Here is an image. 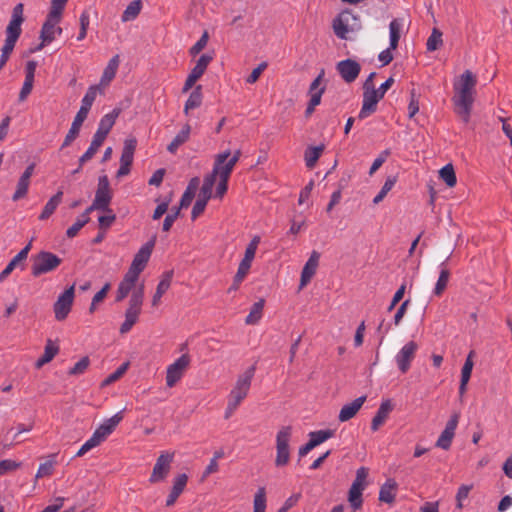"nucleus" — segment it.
<instances>
[{
    "mask_svg": "<svg viewBox=\"0 0 512 512\" xmlns=\"http://www.w3.org/2000/svg\"><path fill=\"white\" fill-rule=\"evenodd\" d=\"M202 86L197 85L191 92L184 106V113L188 114V111L201 106L202 104Z\"/></svg>",
    "mask_w": 512,
    "mask_h": 512,
    "instance_id": "32",
    "label": "nucleus"
},
{
    "mask_svg": "<svg viewBox=\"0 0 512 512\" xmlns=\"http://www.w3.org/2000/svg\"><path fill=\"white\" fill-rule=\"evenodd\" d=\"M396 181H397L396 176H389V177H387V179L385 180L381 190L374 197L373 203L374 204H379L385 198V196L388 194V192L391 191V189L394 187Z\"/></svg>",
    "mask_w": 512,
    "mask_h": 512,
    "instance_id": "47",
    "label": "nucleus"
},
{
    "mask_svg": "<svg viewBox=\"0 0 512 512\" xmlns=\"http://www.w3.org/2000/svg\"><path fill=\"white\" fill-rule=\"evenodd\" d=\"M324 145L309 146L304 153L306 166L312 169L324 151Z\"/></svg>",
    "mask_w": 512,
    "mask_h": 512,
    "instance_id": "31",
    "label": "nucleus"
},
{
    "mask_svg": "<svg viewBox=\"0 0 512 512\" xmlns=\"http://www.w3.org/2000/svg\"><path fill=\"white\" fill-rule=\"evenodd\" d=\"M23 11L24 5L22 3H18L12 10V16L5 31V43L1 49L2 53L0 56V70L6 65L11 53L13 52L16 42L22 33L21 25L25 20Z\"/></svg>",
    "mask_w": 512,
    "mask_h": 512,
    "instance_id": "2",
    "label": "nucleus"
},
{
    "mask_svg": "<svg viewBox=\"0 0 512 512\" xmlns=\"http://www.w3.org/2000/svg\"><path fill=\"white\" fill-rule=\"evenodd\" d=\"M209 34L204 31L200 39L190 48L189 53L191 56L198 55L207 45Z\"/></svg>",
    "mask_w": 512,
    "mask_h": 512,
    "instance_id": "58",
    "label": "nucleus"
},
{
    "mask_svg": "<svg viewBox=\"0 0 512 512\" xmlns=\"http://www.w3.org/2000/svg\"><path fill=\"white\" fill-rule=\"evenodd\" d=\"M472 354H473V351H471L469 353V355L467 356L466 360H465V363L462 367V370H461V380H464V381H469L470 380V377H471V374H472V369H473V361H472Z\"/></svg>",
    "mask_w": 512,
    "mask_h": 512,
    "instance_id": "60",
    "label": "nucleus"
},
{
    "mask_svg": "<svg viewBox=\"0 0 512 512\" xmlns=\"http://www.w3.org/2000/svg\"><path fill=\"white\" fill-rule=\"evenodd\" d=\"M336 70L346 83H352L358 78L361 66L356 60L348 58L338 62Z\"/></svg>",
    "mask_w": 512,
    "mask_h": 512,
    "instance_id": "12",
    "label": "nucleus"
},
{
    "mask_svg": "<svg viewBox=\"0 0 512 512\" xmlns=\"http://www.w3.org/2000/svg\"><path fill=\"white\" fill-rule=\"evenodd\" d=\"M108 436H106L99 427L94 431L90 439H88L76 453V457H82L92 448L100 445Z\"/></svg>",
    "mask_w": 512,
    "mask_h": 512,
    "instance_id": "25",
    "label": "nucleus"
},
{
    "mask_svg": "<svg viewBox=\"0 0 512 512\" xmlns=\"http://www.w3.org/2000/svg\"><path fill=\"white\" fill-rule=\"evenodd\" d=\"M332 28L339 39L346 40L349 32L359 31L362 25L359 16L347 8L333 19Z\"/></svg>",
    "mask_w": 512,
    "mask_h": 512,
    "instance_id": "3",
    "label": "nucleus"
},
{
    "mask_svg": "<svg viewBox=\"0 0 512 512\" xmlns=\"http://www.w3.org/2000/svg\"><path fill=\"white\" fill-rule=\"evenodd\" d=\"M451 256V253L446 258V260L441 264V271L439 274V278L436 282L435 288H434V295L441 296L443 292L445 291L449 278H450V271L445 267L446 262L449 260Z\"/></svg>",
    "mask_w": 512,
    "mask_h": 512,
    "instance_id": "28",
    "label": "nucleus"
},
{
    "mask_svg": "<svg viewBox=\"0 0 512 512\" xmlns=\"http://www.w3.org/2000/svg\"><path fill=\"white\" fill-rule=\"evenodd\" d=\"M442 44V32L439 29L434 28L427 40L426 48L428 51H436L442 46Z\"/></svg>",
    "mask_w": 512,
    "mask_h": 512,
    "instance_id": "46",
    "label": "nucleus"
},
{
    "mask_svg": "<svg viewBox=\"0 0 512 512\" xmlns=\"http://www.w3.org/2000/svg\"><path fill=\"white\" fill-rule=\"evenodd\" d=\"M90 365V359L88 356L82 357L72 368L69 369L68 375L78 376L83 374Z\"/></svg>",
    "mask_w": 512,
    "mask_h": 512,
    "instance_id": "53",
    "label": "nucleus"
},
{
    "mask_svg": "<svg viewBox=\"0 0 512 512\" xmlns=\"http://www.w3.org/2000/svg\"><path fill=\"white\" fill-rule=\"evenodd\" d=\"M390 30V49H396L401 37V23L398 19H393L389 24Z\"/></svg>",
    "mask_w": 512,
    "mask_h": 512,
    "instance_id": "45",
    "label": "nucleus"
},
{
    "mask_svg": "<svg viewBox=\"0 0 512 512\" xmlns=\"http://www.w3.org/2000/svg\"><path fill=\"white\" fill-rule=\"evenodd\" d=\"M67 1L68 0H51V7L48 12L51 14V17L62 18V14L65 9Z\"/></svg>",
    "mask_w": 512,
    "mask_h": 512,
    "instance_id": "56",
    "label": "nucleus"
},
{
    "mask_svg": "<svg viewBox=\"0 0 512 512\" xmlns=\"http://www.w3.org/2000/svg\"><path fill=\"white\" fill-rule=\"evenodd\" d=\"M21 466L20 462L14 460L5 459L0 461V476L8 472L14 471Z\"/></svg>",
    "mask_w": 512,
    "mask_h": 512,
    "instance_id": "61",
    "label": "nucleus"
},
{
    "mask_svg": "<svg viewBox=\"0 0 512 512\" xmlns=\"http://www.w3.org/2000/svg\"><path fill=\"white\" fill-rule=\"evenodd\" d=\"M174 453L162 452L153 467V471L150 475L149 482L154 484L165 480L168 476L171 464L173 462Z\"/></svg>",
    "mask_w": 512,
    "mask_h": 512,
    "instance_id": "9",
    "label": "nucleus"
},
{
    "mask_svg": "<svg viewBox=\"0 0 512 512\" xmlns=\"http://www.w3.org/2000/svg\"><path fill=\"white\" fill-rule=\"evenodd\" d=\"M253 259L254 257L250 256V253L244 254V258L239 264L238 270L233 278V283L228 289V293L237 291L239 289L240 284L249 272Z\"/></svg>",
    "mask_w": 512,
    "mask_h": 512,
    "instance_id": "20",
    "label": "nucleus"
},
{
    "mask_svg": "<svg viewBox=\"0 0 512 512\" xmlns=\"http://www.w3.org/2000/svg\"><path fill=\"white\" fill-rule=\"evenodd\" d=\"M365 488L359 487L358 484H352L348 492V501L354 510L362 507L363 499L362 492Z\"/></svg>",
    "mask_w": 512,
    "mask_h": 512,
    "instance_id": "35",
    "label": "nucleus"
},
{
    "mask_svg": "<svg viewBox=\"0 0 512 512\" xmlns=\"http://www.w3.org/2000/svg\"><path fill=\"white\" fill-rule=\"evenodd\" d=\"M394 405L391 399L383 400L372 418L371 430L376 432L387 420L389 414L393 411Z\"/></svg>",
    "mask_w": 512,
    "mask_h": 512,
    "instance_id": "17",
    "label": "nucleus"
},
{
    "mask_svg": "<svg viewBox=\"0 0 512 512\" xmlns=\"http://www.w3.org/2000/svg\"><path fill=\"white\" fill-rule=\"evenodd\" d=\"M144 297V286L141 285L137 290H135L129 300V308L137 309L141 311L142 303Z\"/></svg>",
    "mask_w": 512,
    "mask_h": 512,
    "instance_id": "54",
    "label": "nucleus"
},
{
    "mask_svg": "<svg viewBox=\"0 0 512 512\" xmlns=\"http://www.w3.org/2000/svg\"><path fill=\"white\" fill-rule=\"evenodd\" d=\"M419 111V100L416 90L413 88L410 90V102L408 105V116L412 118Z\"/></svg>",
    "mask_w": 512,
    "mask_h": 512,
    "instance_id": "59",
    "label": "nucleus"
},
{
    "mask_svg": "<svg viewBox=\"0 0 512 512\" xmlns=\"http://www.w3.org/2000/svg\"><path fill=\"white\" fill-rule=\"evenodd\" d=\"M103 140L99 137L93 136V139L90 143V146L86 150V152L79 158L80 166H83L87 161L91 160L94 155L97 153L98 149L103 144Z\"/></svg>",
    "mask_w": 512,
    "mask_h": 512,
    "instance_id": "38",
    "label": "nucleus"
},
{
    "mask_svg": "<svg viewBox=\"0 0 512 512\" xmlns=\"http://www.w3.org/2000/svg\"><path fill=\"white\" fill-rule=\"evenodd\" d=\"M320 253L313 250L310 254L309 259L305 263L300 278V288L306 286L315 275L317 267L319 265Z\"/></svg>",
    "mask_w": 512,
    "mask_h": 512,
    "instance_id": "16",
    "label": "nucleus"
},
{
    "mask_svg": "<svg viewBox=\"0 0 512 512\" xmlns=\"http://www.w3.org/2000/svg\"><path fill=\"white\" fill-rule=\"evenodd\" d=\"M476 84V76L470 70H465L459 82L454 83L455 95L452 98L454 111L464 123L470 120Z\"/></svg>",
    "mask_w": 512,
    "mask_h": 512,
    "instance_id": "1",
    "label": "nucleus"
},
{
    "mask_svg": "<svg viewBox=\"0 0 512 512\" xmlns=\"http://www.w3.org/2000/svg\"><path fill=\"white\" fill-rule=\"evenodd\" d=\"M25 261L22 259V254H17L4 268V270L0 273V282H3L17 267L18 264Z\"/></svg>",
    "mask_w": 512,
    "mask_h": 512,
    "instance_id": "55",
    "label": "nucleus"
},
{
    "mask_svg": "<svg viewBox=\"0 0 512 512\" xmlns=\"http://www.w3.org/2000/svg\"><path fill=\"white\" fill-rule=\"evenodd\" d=\"M88 114L84 113V111H78L71 127L66 134L64 141L61 145V149H64L72 144V142L79 136L80 129L83 125V122L86 120Z\"/></svg>",
    "mask_w": 512,
    "mask_h": 512,
    "instance_id": "19",
    "label": "nucleus"
},
{
    "mask_svg": "<svg viewBox=\"0 0 512 512\" xmlns=\"http://www.w3.org/2000/svg\"><path fill=\"white\" fill-rule=\"evenodd\" d=\"M292 435V427H282L276 435V467H283L288 464L290 460L289 441Z\"/></svg>",
    "mask_w": 512,
    "mask_h": 512,
    "instance_id": "6",
    "label": "nucleus"
},
{
    "mask_svg": "<svg viewBox=\"0 0 512 512\" xmlns=\"http://www.w3.org/2000/svg\"><path fill=\"white\" fill-rule=\"evenodd\" d=\"M141 311L133 308H127L125 312V320L120 326V333H128L132 327L137 323Z\"/></svg>",
    "mask_w": 512,
    "mask_h": 512,
    "instance_id": "30",
    "label": "nucleus"
},
{
    "mask_svg": "<svg viewBox=\"0 0 512 512\" xmlns=\"http://www.w3.org/2000/svg\"><path fill=\"white\" fill-rule=\"evenodd\" d=\"M418 350V344L415 341L407 342L395 357L398 369L403 373H407L411 367V363L415 358Z\"/></svg>",
    "mask_w": 512,
    "mask_h": 512,
    "instance_id": "11",
    "label": "nucleus"
},
{
    "mask_svg": "<svg viewBox=\"0 0 512 512\" xmlns=\"http://www.w3.org/2000/svg\"><path fill=\"white\" fill-rule=\"evenodd\" d=\"M113 197V192L110 188V182L106 174L99 176L98 185L95 193V207H100V211L112 212L109 208Z\"/></svg>",
    "mask_w": 512,
    "mask_h": 512,
    "instance_id": "7",
    "label": "nucleus"
},
{
    "mask_svg": "<svg viewBox=\"0 0 512 512\" xmlns=\"http://www.w3.org/2000/svg\"><path fill=\"white\" fill-rule=\"evenodd\" d=\"M390 155V150L386 149L382 151L379 156L374 160L372 163V166L369 170V175H373L386 161L387 157Z\"/></svg>",
    "mask_w": 512,
    "mask_h": 512,
    "instance_id": "62",
    "label": "nucleus"
},
{
    "mask_svg": "<svg viewBox=\"0 0 512 512\" xmlns=\"http://www.w3.org/2000/svg\"><path fill=\"white\" fill-rule=\"evenodd\" d=\"M128 367H129V362L123 363L113 373H111L107 378H105L102 381L101 386L106 387V386H109L112 383L118 381L126 373Z\"/></svg>",
    "mask_w": 512,
    "mask_h": 512,
    "instance_id": "48",
    "label": "nucleus"
},
{
    "mask_svg": "<svg viewBox=\"0 0 512 512\" xmlns=\"http://www.w3.org/2000/svg\"><path fill=\"white\" fill-rule=\"evenodd\" d=\"M98 89L99 87L96 85L90 86L88 88L86 94L82 99V104L79 111H84V113L89 114L91 106L93 105V102L95 101V98L97 96Z\"/></svg>",
    "mask_w": 512,
    "mask_h": 512,
    "instance_id": "39",
    "label": "nucleus"
},
{
    "mask_svg": "<svg viewBox=\"0 0 512 512\" xmlns=\"http://www.w3.org/2000/svg\"><path fill=\"white\" fill-rule=\"evenodd\" d=\"M32 261L31 274L34 277L54 271L62 263V259L56 254L44 250L33 256Z\"/></svg>",
    "mask_w": 512,
    "mask_h": 512,
    "instance_id": "4",
    "label": "nucleus"
},
{
    "mask_svg": "<svg viewBox=\"0 0 512 512\" xmlns=\"http://www.w3.org/2000/svg\"><path fill=\"white\" fill-rule=\"evenodd\" d=\"M29 185H30L29 180H27V179L25 180L24 178L20 177L18 180V183H17L16 191L14 192V194L12 196V200L18 201V200L24 198L28 193Z\"/></svg>",
    "mask_w": 512,
    "mask_h": 512,
    "instance_id": "52",
    "label": "nucleus"
},
{
    "mask_svg": "<svg viewBox=\"0 0 512 512\" xmlns=\"http://www.w3.org/2000/svg\"><path fill=\"white\" fill-rule=\"evenodd\" d=\"M155 242L156 236L146 242L135 254L130 266H132L135 270L142 272L150 259L153 248L155 246Z\"/></svg>",
    "mask_w": 512,
    "mask_h": 512,
    "instance_id": "14",
    "label": "nucleus"
},
{
    "mask_svg": "<svg viewBox=\"0 0 512 512\" xmlns=\"http://www.w3.org/2000/svg\"><path fill=\"white\" fill-rule=\"evenodd\" d=\"M208 201L209 200H206V199H203L200 197L196 200V202L194 203V206L192 208V212H191L192 220H195L198 216H200L204 212Z\"/></svg>",
    "mask_w": 512,
    "mask_h": 512,
    "instance_id": "63",
    "label": "nucleus"
},
{
    "mask_svg": "<svg viewBox=\"0 0 512 512\" xmlns=\"http://www.w3.org/2000/svg\"><path fill=\"white\" fill-rule=\"evenodd\" d=\"M53 466H54L53 460H48L44 463H41L38 468V471L36 473V478L38 479V478H42L45 476H50L53 473Z\"/></svg>",
    "mask_w": 512,
    "mask_h": 512,
    "instance_id": "64",
    "label": "nucleus"
},
{
    "mask_svg": "<svg viewBox=\"0 0 512 512\" xmlns=\"http://www.w3.org/2000/svg\"><path fill=\"white\" fill-rule=\"evenodd\" d=\"M121 113L120 108H114L110 113L104 115L98 125V129L95 132V136L105 141L112 127L114 126L116 119Z\"/></svg>",
    "mask_w": 512,
    "mask_h": 512,
    "instance_id": "15",
    "label": "nucleus"
},
{
    "mask_svg": "<svg viewBox=\"0 0 512 512\" xmlns=\"http://www.w3.org/2000/svg\"><path fill=\"white\" fill-rule=\"evenodd\" d=\"M188 481V476L185 473L178 474L173 482L172 489L166 499V506H172L184 491Z\"/></svg>",
    "mask_w": 512,
    "mask_h": 512,
    "instance_id": "22",
    "label": "nucleus"
},
{
    "mask_svg": "<svg viewBox=\"0 0 512 512\" xmlns=\"http://www.w3.org/2000/svg\"><path fill=\"white\" fill-rule=\"evenodd\" d=\"M80 30L77 36L78 41H82L87 36V30L90 25V13L88 9H85L79 17Z\"/></svg>",
    "mask_w": 512,
    "mask_h": 512,
    "instance_id": "49",
    "label": "nucleus"
},
{
    "mask_svg": "<svg viewBox=\"0 0 512 512\" xmlns=\"http://www.w3.org/2000/svg\"><path fill=\"white\" fill-rule=\"evenodd\" d=\"M123 414L122 411L116 413L111 418L104 421L103 424L99 426V429L106 435L109 436L117 427V425L122 421Z\"/></svg>",
    "mask_w": 512,
    "mask_h": 512,
    "instance_id": "42",
    "label": "nucleus"
},
{
    "mask_svg": "<svg viewBox=\"0 0 512 512\" xmlns=\"http://www.w3.org/2000/svg\"><path fill=\"white\" fill-rule=\"evenodd\" d=\"M61 19L62 18H53L51 17V14L48 13L40 31V39L48 43L54 41L55 25H57Z\"/></svg>",
    "mask_w": 512,
    "mask_h": 512,
    "instance_id": "23",
    "label": "nucleus"
},
{
    "mask_svg": "<svg viewBox=\"0 0 512 512\" xmlns=\"http://www.w3.org/2000/svg\"><path fill=\"white\" fill-rule=\"evenodd\" d=\"M255 373V366L248 368L243 374L239 375L235 386L230 391L228 400L239 406L246 398L250 390L251 381Z\"/></svg>",
    "mask_w": 512,
    "mask_h": 512,
    "instance_id": "5",
    "label": "nucleus"
},
{
    "mask_svg": "<svg viewBox=\"0 0 512 512\" xmlns=\"http://www.w3.org/2000/svg\"><path fill=\"white\" fill-rule=\"evenodd\" d=\"M63 197V192L58 191L54 196H52L48 202L45 204L43 211L39 215L40 220L48 219L56 210L58 205L61 203Z\"/></svg>",
    "mask_w": 512,
    "mask_h": 512,
    "instance_id": "29",
    "label": "nucleus"
},
{
    "mask_svg": "<svg viewBox=\"0 0 512 512\" xmlns=\"http://www.w3.org/2000/svg\"><path fill=\"white\" fill-rule=\"evenodd\" d=\"M398 484L394 479H388L380 488L379 501L392 504L396 498Z\"/></svg>",
    "mask_w": 512,
    "mask_h": 512,
    "instance_id": "24",
    "label": "nucleus"
},
{
    "mask_svg": "<svg viewBox=\"0 0 512 512\" xmlns=\"http://www.w3.org/2000/svg\"><path fill=\"white\" fill-rule=\"evenodd\" d=\"M173 275H174V271L173 270L165 271L162 274L161 280L159 281V283L157 285V288H156V292H158V294H163L164 295L167 292V290L171 286Z\"/></svg>",
    "mask_w": 512,
    "mask_h": 512,
    "instance_id": "51",
    "label": "nucleus"
},
{
    "mask_svg": "<svg viewBox=\"0 0 512 512\" xmlns=\"http://www.w3.org/2000/svg\"><path fill=\"white\" fill-rule=\"evenodd\" d=\"M230 155V150H226L215 156L212 173L216 178L219 176V179L229 181L234 169V166L226 162Z\"/></svg>",
    "mask_w": 512,
    "mask_h": 512,
    "instance_id": "13",
    "label": "nucleus"
},
{
    "mask_svg": "<svg viewBox=\"0 0 512 512\" xmlns=\"http://www.w3.org/2000/svg\"><path fill=\"white\" fill-rule=\"evenodd\" d=\"M440 178L446 183L448 187H454L457 183L454 167L451 163L445 165L439 171Z\"/></svg>",
    "mask_w": 512,
    "mask_h": 512,
    "instance_id": "43",
    "label": "nucleus"
},
{
    "mask_svg": "<svg viewBox=\"0 0 512 512\" xmlns=\"http://www.w3.org/2000/svg\"><path fill=\"white\" fill-rule=\"evenodd\" d=\"M380 100L381 98H378L376 91H364L363 104L358 118L362 120L375 113L377 110V104Z\"/></svg>",
    "mask_w": 512,
    "mask_h": 512,
    "instance_id": "18",
    "label": "nucleus"
},
{
    "mask_svg": "<svg viewBox=\"0 0 512 512\" xmlns=\"http://www.w3.org/2000/svg\"><path fill=\"white\" fill-rule=\"evenodd\" d=\"M118 66H119V56L115 55L114 57H112L109 60L108 65L104 69L102 77H101V83L111 82L116 75Z\"/></svg>",
    "mask_w": 512,
    "mask_h": 512,
    "instance_id": "37",
    "label": "nucleus"
},
{
    "mask_svg": "<svg viewBox=\"0 0 512 512\" xmlns=\"http://www.w3.org/2000/svg\"><path fill=\"white\" fill-rule=\"evenodd\" d=\"M366 398L367 397L365 395H363V396L356 398L351 403L345 404L339 412V415H338L339 421L346 422V421L352 419L358 413V411L361 409L362 405L366 401Z\"/></svg>",
    "mask_w": 512,
    "mask_h": 512,
    "instance_id": "21",
    "label": "nucleus"
},
{
    "mask_svg": "<svg viewBox=\"0 0 512 512\" xmlns=\"http://www.w3.org/2000/svg\"><path fill=\"white\" fill-rule=\"evenodd\" d=\"M212 60V55L202 54L189 74L195 77L196 79H200L202 75L205 73L208 65Z\"/></svg>",
    "mask_w": 512,
    "mask_h": 512,
    "instance_id": "34",
    "label": "nucleus"
},
{
    "mask_svg": "<svg viewBox=\"0 0 512 512\" xmlns=\"http://www.w3.org/2000/svg\"><path fill=\"white\" fill-rule=\"evenodd\" d=\"M454 435H455L454 433L443 430L436 442V447H439L444 450H448L451 446Z\"/></svg>",
    "mask_w": 512,
    "mask_h": 512,
    "instance_id": "57",
    "label": "nucleus"
},
{
    "mask_svg": "<svg viewBox=\"0 0 512 512\" xmlns=\"http://www.w3.org/2000/svg\"><path fill=\"white\" fill-rule=\"evenodd\" d=\"M142 8V2L141 0H134L132 1L124 10L122 14V21L127 22L134 20L140 13Z\"/></svg>",
    "mask_w": 512,
    "mask_h": 512,
    "instance_id": "40",
    "label": "nucleus"
},
{
    "mask_svg": "<svg viewBox=\"0 0 512 512\" xmlns=\"http://www.w3.org/2000/svg\"><path fill=\"white\" fill-rule=\"evenodd\" d=\"M335 434V431L332 429L318 430L312 431L309 433V439L312 441L315 447L322 444L326 440L332 438Z\"/></svg>",
    "mask_w": 512,
    "mask_h": 512,
    "instance_id": "44",
    "label": "nucleus"
},
{
    "mask_svg": "<svg viewBox=\"0 0 512 512\" xmlns=\"http://www.w3.org/2000/svg\"><path fill=\"white\" fill-rule=\"evenodd\" d=\"M216 177L211 172L210 174L206 175L203 181V185L200 188L199 197L210 200L212 198V190L213 186L216 182Z\"/></svg>",
    "mask_w": 512,
    "mask_h": 512,
    "instance_id": "41",
    "label": "nucleus"
},
{
    "mask_svg": "<svg viewBox=\"0 0 512 512\" xmlns=\"http://www.w3.org/2000/svg\"><path fill=\"white\" fill-rule=\"evenodd\" d=\"M191 132V126L187 123L178 134L173 138L171 143L167 146V151L171 154H175L178 148L189 140Z\"/></svg>",
    "mask_w": 512,
    "mask_h": 512,
    "instance_id": "27",
    "label": "nucleus"
},
{
    "mask_svg": "<svg viewBox=\"0 0 512 512\" xmlns=\"http://www.w3.org/2000/svg\"><path fill=\"white\" fill-rule=\"evenodd\" d=\"M136 147L137 139L135 137L127 138L124 141V146L120 157L121 164L132 166Z\"/></svg>",
    "mask_w": 512,
    "mask_h": 512,
    "instance_id": "26",
    "label": "nucleus"
},
{
    "mask_svg": "<svg viewBox=\"0 0 512 512\" xmlns=\"http://www.w3.org/2000/svg\"><path fill=\"white\" fill-rule=\"evenodd\" d=\"M190 363L188 354L181 355L174 363L168 366L166 372V385L173 387L182 378L185 369Z\"/></svg>",
    "mask_w": 512,
    "mask_h": 512,
    "instance_id": "10",
    "label": "nucleus"
},
{
    "mask_svg": "<svg viewBox=\"0 0 512 512\" xmlns=\"http://www.w3.org/2000/svg\"><path fill=\"white\" fill-rule=\"evenodd\" d=\"M253 512H265L266 510V491L264 487H260L254 496Z\"/></svg>",
    "mask_w": 512,
    "mask_h": 512,
    "instance_id": "50",
    "label": "nucleus"
},
{
    "mask_svg": "<svg viewBox=\"0 0 512 512\" xmlns=\"http://www.w3.org/2000/svg\"><path fill=\"white\" fill-rule=\"evenodd\" d=\"M200 180L198 177H193L186 187L180 201H182V206H190L192 200L195 197V193L199 187Z\"/></svg>",
    "mask_w": 512,
    "mask_h": 512,
    "instance_id": "33",
    "label": "nucleus"
},
{
    "mask_svg": "<svg viewBox=\"0 0 512 512\" xmlns=\"http://www.w3.org/2000/svg\"><path fill=\"white\" fill-rule=\"evenodd\" d=\"M265 300L260 299L259 301L255 302L250 310V313L245 319V323L248 325H254L258 323V321L262 317L263 308H264Z\"/></svg>",
    "mask_w": 512,
    "mask_h": 512,
    "instance_id": "36",
    "label": "nucleus"
},
{
    "mask_svg": "<svg viewBox=\"0 0 512 512\" xmlns=\"http://www.w3.org/2000/svg\"><path fill=\"white\" fill-rule=\"evenodd\" d=\"M75 296V286L71 285L62 294L53 305L55 318L57 321H63L71 311Z\"/></svg>",
    "mask_w": 512,
    "mask_h": 512,
    "instance_id": "8",
    "label": "nucleus"
}]
</instances>
